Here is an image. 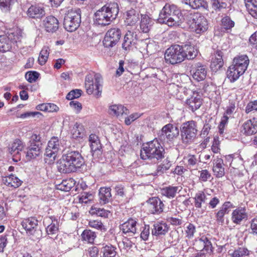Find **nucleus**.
Here are the masks:
<instances>
[{
  "label": "nucleus",
  "instance_id": "obj_4",
  "mask_svg": "<svg viewBox=\"0 0 257 257\" xmlns=\"http://www.w3.org/2000/svg\"><path fill=\"white\" fill-rule=\"evenodd\" d=\"M21 225L27 235L34 241H38L42 237V231L38 227V221L34 217L24 219Z\"/></svg>",
  "mask_w": 257,
  "mask_h": 257
},
{
  "label": "nucleus",
  "instance_id": "obj_33",
  "mask_svg": "<svg viewBox=\"0 0 257 257\" xmlns=\"http://www.w3.org/2000/svg\"><path fill=\"white\" fill-rule=\"evenodd\" d=\"M111 189L109 187H101L99 190L100 203L105 204L111 199Z\"/></svg>",
  "mask_w": 257,
  "mask_h": 257
},
{
  "label": "nucleus",
  "instance_id": "obj_27",
  "mask_svg": "<svg viewBox=\"0 0 257 257\" xmlns=\"http://www.w3.org/2000/svg\"><path fill=\"white\" fill-rule=\"evenodd\" d=\"M178 134V130L172 124L169 123L162 128V136L166 137L169 140L173 139Z\"/></svg>",
  "mask_w": 257,
  "mask_h": 257
},
{
  "label": "nucleus",
  "instance_id": "obj_16",
  "mask_svg": "<svg viewBox=\"0 0 257 257\" xmlns=\"http://www.w3.org/2000/svg\"><path fill=\"white\" fill-rule=\"evenodd\" d=\"M241 132L246 136H251L257 133V117L245 121L241 126Z\"/></svg>",
  "mask_w": 257,
  "mask_h": 257
},
{
  "label": "nucleus",
  "instance_id": "obj_15",
  "mask_svg": "<svg viewBox=\"0 0 257 257\" xmlns=\"http://www.w3.org/2000/svg\"><path fill=\"white\" fill-rule=\"evenodd\" d=\"M248 218V213L245 207H239L231 213V219L235 224H240L242 222L246 221Z\"/></svg>",
  "mask_w": 257,
  "mask_h": 257
},
{
  "label": "nucleus",
  "instance_id": "obj_64",
  "mask_svg": "<svg viewBox=\"0 0 257 257\" xmlns=\"http://www.w3.org/2000/svg\"><path fill=\"white\" fill-rule=\"evenodd\" d=\"M250 228L252 233L257 234V217L251 220Z\"/></svg>",
  "mask_w": 257,
  "mask_h": 257
},
{
  "label": "nucleus",
  "instance_id": "obj_47",
  "mask_svg": "<svg viewBox=\"0 0 257 257\" xmlns=\"http://www.w3.org/2000/svg\"><path fill=\"white\" fill-rule=\"evenodd\" d=\"M229 253L231 257H243L244 256L248 255L249 250L245 247H238L237 249L234 250L232 252L229 250Z\"/></svg>",
  "mask_w": 257,
  "mask_h": 257
},
{
  "label": "nucleus",
  "instance_id": "obj_60",
  "mask_svg": "<svg viewBox=\"0 0 257 257\" xmlns=\"http://www.w3.org/2000/svg\"><path fill=\"white\" fill-rule=\"evenodd\" d=\"M150 234L149 226L145 225L140 234L141 238L144 240H147Z\"/></svg>",
  "mask_w": 257,
  "mask_h": 257
},
{
  "label": "nucleus",
  "instance_id": "obj_14",
  "mask_svg": "<svg viewBox=\"0 0 257 257\" xmlns=\"http://www.w3.org/2000/svg\"><path fill=\"white\" fill-rule=\"evenodd\" d=\"M138 226L137 221L134 219L130 218L120 225V229L124 234L132 236L137 233H139Z\"/></svg>",
  "mask_w": 257,
  "mask_h": 257
},
{
  "label": "nucleus",
  "instance_id": "obj_1",
  "mask_svg": "<svg viewBox=\"0 0 257 257\" xmlns=\"http://www.w3.org/2000/svg\"><path fill=\"white\" fill-rule=\"evenodd\" d=\"M84 164L81 154L77 151H64L61 158L57 162L58 170L61 173L76 172Z\"/></svg>",
  "mask_w": 257,
  "mask_h": 257
},
{
  "label": "nucleus",
  "instance_id": "obj_42",
  "mask_svg": "<svg viewBox=\"0 0 257 257\" xmlns=\"http://www.w3.org/2000/svg\"><path fill=\"white\" fill-rule=\"evenodd\" d=\"M81 236L83 241L89 243H93L96 237L95 232L89 229L84 230Z\"/></svg>",
  "mask_w": 257,
  "mask_h": 257
},
{
  "label": "nucleus",
  "instance_id": "obj_40",
  "mask_svg": "<svg viewBox=\"0 0 257 257\" xmlns=\"http://www.w3.org/2000/svg\"><path fill=\"white\" fill-rule=\"evenodd\" d=\"M116 248L113 245H106L102 247L101 252L103 253V257H115L116 255Z\"/></svg>",
  "mask_w": 257,
  "mask_h": 257
},
{
  "label": "nucleus",
  "instance_id": "obj_41",
  "mask_svg": "<svg viewBox=\"0 0 257 257\" xmlns=\"http://www.w3.org/2000/svg\"><path fill=\"white\" fill-rule=\"evenodd\" d=\"M24 145L20 140H16L9 148V152L12 154H18L20 151L23 149Z\"/></svg>",
  "mask_w": 257,
  "mask_h": 257
},
{
  "label": "nucleus",
  "instance_id": "obj_21",
  "mask_svg": "<svg viewBox=\"0 0 257 257\" xmlns=\"http://www.w3.org/2000/svg\"><path fill=\"white\" fill-rule=\"evenodd\" d=\"M2 181L5 185L13 188H18L23 183L21 179L12 173L3 176Z\"/></svg>",
  "mask_w": 257,
  "mask_h": 257
},
{
  "label": "nucleus",
  "instance_id": "obj_28",
  "mask_svg": "<svg viewBox=\"0 0 257 257\" xmlns=\"http://www.w3.org/2000/svg\"><path fill=\"white\" fill-rule=\"evenodd\" d=\"M147 208L152 214H159L161 209V201L158 197L149 199L146 203Z\"/></svg>",
  "mask_w": 257,
  "mask_h": 257
},
{
  "label": "nucleus",
  "instance_id": "obj_54",
  "mask_svg": "<svg viewBox=\"0 0 257 257\" xmlns=\"http://www.w3.org/2000/svg\"><path fill=\"white\" fill-rule=\"evenodd\" d=\"M82 91L80 89H74L69 92L66 95V99L72 100L79 98L81 95Z\"/></svg>",
  "mask_w": 257,
  "mask_h": 257
},
{
  "label": "nucleus",
  "instance_id": "obj_44",
  "mask_svg": "<svg viewBox=\"0 0 257 257\" xmlns=\"http://www.w3.org/2000/svg\"><path fill=\"white\" fill-rule=\"evenodd\" d=\"M194 205L196 208H201L205 204L207 198L206 196L203 192H199L195 195L194 197Z\"/></svg>",
  "mask_w": 257,
  "mask_h": 257
},
{
  "label": "nucleus",
  "instance_id": "obj_50",
  "mask_svg": "<svg viewBox=\"0 0 257 257\" xmlns=\"http://www.w3.org/2000/svg\"><path fill=\"white\" fill-rule=\"evenodd\" d=\"M195 232L196 227L192 223H189L185 228V237L188 239L192 238Z\"/></svg>",
  "mask_w": 257,
  "mask_h": 257
},
{
  "label": "nucleus",
  "instance_id": "obj_34",
  "mask_svg": "<svg viewBox=\"0 0 257 257\" xmlns=\"http://www.w3.org/2000/svg\"><path fill=\"white\" fill-rule=\"evenodd\" d=\"M89 141L90 143L91 151L92 152H100L101 144L98 137L95 134H91L89 136Z\"/></svg>",
  "mask_w": 257,
  "mask_h": 257
},
{
  "label": "nucleus",
  "instance_id": "obj_62",
  "mask_svg": "<svg viewBox=\"0 0 257 257\" xmlns=\"http://www.w3.org/2000/svg\"><path fill=\"white\" fill-rule=\"evenodd\" d=\"M98 252V248L96 246H91L88 249V253L91 257H97Z\"/></svg>",
  "mask_w": 257,
  "mask_h": 257
},
{
  "label": "nucleus",
  "instance_id": "obj_11",
  "mask_svg": "<svg viewBox=\"0 0 257 257\" xmlns=\"http://www.w3.org/2000/svg\"><path fill=\"white\" fill-rule=\"evenodd\" d=\"M190 18L192 21L190 26L196 34H201L207 30L208 21L203 16L199 13H195L190 15Z\"/></svg>",
  "mask_w": 257,
  "mask_h": 257
},
{
  "label": "nucleus",
  "instance_id": "obj_8",
  "mask_svg": "<svg viewBox=\"0 0 257 257\" xmlns=\"http://www.w3.org/2000/svg\"><path fill=\"white\" fill-rule=\"evenodd\" d=\"M61 150V142L58 137H53L48 142L45 153V162L48 164H53L57 156V153Z\"/></svg>",
  "mask_w": 257,
  "mask_h": 257
},
{
  "label": "nucleus",
  "instance_id": "obj_51",
  "mask_svg": "<svg viewBox=\"0 0 257 257\" xmlns=\"http://www.w3.org/2000/svg\"><path fill=\"white\" fill-rule=\"evenodd\" d=\"M222 25L226 30H230L234 26V22L228 16H226L221 20Z\"/></svg>",
  "mask_w": 257,
  "mask_h": 257
},
{
  "label": "nucleus",
  "instance_id": "obj_22",
  "mask_svg": "<svg viewBox=\"0 0 257 257\" xmlns=\"http://www.w3.org/2000/svg\"><path fill=\"white\" fill-rule=\"evenodd\" d=\"M137 35L130 31H128L124 35L122 44V48L125 51H130L137 42Z\"/></svg>",
  "mask_w": 257,
  "mask_h": 257
},
{
  "label": "nucleus",
  "instance_id": "obj_20",
  "mask_svg": "<svg viewBox=\"0 0 257 257\" xmlns=\"http://www.w3.org/2000/svg\"><path fill=\"white\" fill-rule=\"evenodd\" d=\"M42 153V143H31L27 148L26 157L28 160L34 159Z\"/></svg>",
  "mask_w": 257,
  "mask_h": 257
},
{
  "label": "nucleus",
  "instance_id": "obj_39",
  "mask_svg": "<svg viewBox=\"0 0 257 257\" xmlns=\"http://www.w3.org/2000/svg\"><path fill=\"white\" fill-rule=\"evenodd\" d=\"M74 184V180L72 179L64 180L60 184L57 185V189L67 192L70 190Z\"/></svg>",
  "mask_w": 257,
  "mask_h": 257
},
{
  "label": "nucleus",
  "instance_id": "obj_7",
  "mask_svg": "<svg viewBox=\"0 0 257 257\" xmlns=\"http://www.w3.org/2000/svg\"><path fill=\"white\" fill-rule=\"evenodd\" d=\"M160 144L157 138L144 145L141 150L140 156L143 160L156 158L161 159Z\"/></svg>",
  "mask_w": 257,
  "mask_h": 257
},
{
  "label": "nucleus",
  "instance_id": "obj_56",
  "mask_svg": "<svg viewBox=\"0 0 257 257\" xmlns=\"http://www.w3.org/2000/svg\"><path fill=\"white\" fill-rule=\"evenodd\" d=\"M257 111V100L249 102L245 107V112L249 113L252 111Z\"/></svg>",
  "mask_w": 257,
  "mask_h": 257
},
{
  "label": "nucleus",
  "instance_id": "obj_24",
  "mask_svg": "<svg viewBox=\"0 0 257 257\" xmlns=\"http://www.w3.org/2000/svg\"><path fill=\"white\" fill-rule=\"evenodd\" d=\"M186 104L192 111H195L200 108L202 104V99L200 94L194 93L193 94L186 100Z\"/></svg>",
  "mask_w": 257,
  "mask_h": 257
},
{
  "label": "nucleus",
  "instance_id": "obj_2",
  "mask_svg": "<svg viewBox=\"0 0 257 257\" xmlns=\"http://www.w3.org/2000/svg\"><path fill=\"white\" fill-rule=\"evenodd\" d=\"M119 12L117 3L106 4L97 10L94 14L93 23L97 26L109 25L115 19Z\"/></svg>",
  "mask_w": 257,
  "mask_h": 257
},
{
  "label": "nucleus",
  "instance_id": "obj_57",
  "mask_svg": "<svg viewBox=\"0 0 257 257\" xmlns=\"http://www.w3.org/2000/svg\"><path fill=\"white\" fill-rule=\"evenodd\" d=\"M140 115L138 113L131 114L129 116L124 117V122L125 124L128 125L131 124L132 122L140 117Z\"/></svg>",
  "mask_w": 257,
  "mask_h": 257
},
{
  "label": "nucleus",
  "instance_id": "obj_31",
  "mask_svg": "<svg viewBox=\"0 0 257 257\" xmlns=\"http://www.w3.org/2000/svg\"><path fill=\"white\" fill-rule=\"evenodd\" d=\"M213 171L216 177H222L224 175L223 161L221 158L217 157L213 161Z\"/></svg>",
  "mask_w": 257,
  "mask_h": 257
},
{
  "label": "nucleus",
  "instance_id": "obj_5",
  "mask_svg": "<svg viewBox=\"0 0 257 257\" xmlns=\"http://www.w3.org/2000/svg\"><path fill=\"white\" fill-rule=\"evenodd\" d=\"M81 10L79 9H71L65 14L63 25L68 32L75 31L81 23Z\"/></svg>",
  "mask_w": 257,
  "mask_h": 257
},
{
  "label": "nucleus",
  "instance_id": "obj_55",
  "mask_svg": "<svg viewBox=\"0 0 257 257\" xmlns=\"http://www.w3.org/2000/svg\"><path fill=\"white\" fill-rule=\"evenodd\" d=\"M39 76V74L35 71L27 72L25 77L28 82L30 83L34 82L36 81Z\"/></svg>",
  "mask_w": 257,
  "mask_h": 257
},
{
  "label": "nucleus",
  "instance_id": "obj_61",
  "mask_svg": "<svg viewBox=\"0 0 257 257\" xmlns=\"http://www.w3.org/2000/svg\"><path fill=\"white\" fill-rule=\"evenodd\" d=\"M89 225L97 229H101L103 227V224L101 222L98 220H91L89 222Z\"/></svg>",
  "mask_w": 257,
  "mask_h": 257
},
{
  "label": "nucleus",
  "instance_id": "obj_58",
  "mask_svg": "<svg viewBox=\"0 0 257 257\" xmlns=\"http://www.w3.org/2000/svg\"><path fill=\"white\" fill-rule=\"evenodd\" d=\"M211 175L207 170H202L200 171L199 179L203 182H206L211 179Z\"/></svg>",
  "mask_w": 257,
  "mask_h": 257
},
{
  "label": "nucleus",
  "instance_id": "obj_9",
  "mask_svg": "<svg viewBox=\"0 0 257 257\" xmlns=\"http://www.w3.org/2000/svg\"><path fill=\"white\" fill-rule=\"evenodd\" d=\"M22 37L20 30L9 33L8 35H0V52L5 53L9 51L12 47V44L20 41Z\"/></svg>",
  "mask_w": 257,
  "mask_h": 257
},
{
  "label": "nucleus",
  "instance_id": "obj_53",
  "mask_svg": "<svg viewBox=\"0 0 257 257\" xmlns=\"http://www.w3.org/2000/svg\"><path fill=\"white\" fill-rule=\"evenodd\" d=\"M93 199L92 194L84 192L82 193L79 197V201L82 203H87Z\"/></svg>",
  "mask_w": 257,
  "mask_h": 257
},
{
  "label": "nucleus",
  "instance_id": "obj_49",
  "mask_svg": "<svg viewBox=\"0 0 257 257\" xmlns=\"http://www.w3.org/2000/svg\"><path fill=\"white\" fill-rule=\"evenodd\" d=\"M185 164L188 168L194 167L198 162V159L196 156L189 154L184 157Z\"/></svg>",
  "mask_w": 257,
  "mask_h": 257
},
{
  "label": "nucleus",
  "instance_id": "obj_19",
  "mask_svg": "<svg viewBox=\"0 0 257 257\" xmlns=\"http://www.w3.org/2000/svg\"><path fill=\"white\" fill-rule=\"evenodd\" d=\"M233 208V204L229 201L225 202L215 213L216 220L218 224L223 225L224 222V216L228 214L230 209Z\"/></svg>",
  "mask_w": 257,
  "mask_h": 257
},
{
  "label": "nucleus",
  "instance_id": "obj_48",
  "mask_svg": "<svg viewBox=\"0 0 257 257\" xmlns=\"http://www.w3.org/2000/svg\"><path fill=\"white\" fill-rule=\"evenodd\" d=\"M49 55V48L48 46H44L40 52L38 61L39 64L43 65L45 64Z\"/></svg>",
  "mask_w": 257,
  "mask_h": 257
},
{
  "label": "nucleus",
  "instance_id": "obj_6",
  "mask_svg": "<svg viewBox=\"0 0 257 257\" xmlns=\"http://www.w3.org/2000/svg\"><path fill=\"white\" fill-rule=\"evenodd\" d=\"M176 9L175 6L168 4H166L163 7L162 9V15L164 17H162V24L166 25L169 27L180 25V20L178 15L181 14Z\"/></svg>",
  "mask_w": 257,
  "mask_h": 257
},
{
  "label": "nucleus",
  "instance_id": "obj_12",
  "mask_svg": "<svg viewBox=\"0 0 257 257\" xmlns=\"http://www.w3.org/2000/svg\"><path fill=\"white\" fill-rule=\"evenodd\" d=\"M181 132L183 142L189 143L196 136L197 132L196 122L191 120L184 123L182 125Z\"/></svg>",
  "mask_w": 257,
  "mask_h": 257
},
{
  "label": "nucleus",
  "instance_id": "obj_35",
  "mask_svg": "<svg viewBox=\"0 0 257 257\" xmlns=\"http://www.w3.org/2000/svg\"><path fill=\"white\" fill-rule=\"evenodd\" d=\"M243 74L232 65L229 67L227 71V77L232 82L236 81Z\"/></svg>",
  "mask_w": 257,
  "mask_h": 257
},
{
  "label": "nucleus",
  "instance_id": "obj_45",
  "mask_svg": "<svg viewBox=\"0 0 257 257\" xmlns=\"http://www.w3.org/2000/svg\"><path fill=\"white\" fill-rule=\"evenodd\" d=\"M182 2L194 9H197L200 7L205 8L207 5L204 0H182Z\"/></svg>",
  "mask_w": 257,
  "mask_h": 257
},
{
  "label": "nucleus",
  "instance_id": "obj_37",
  "mask_svg": "<svg viewBox=\"0 0 257 257\" xmlns=\"http://www.w3.org/2000/svg\"><path fill=\"white\" fill-rule=\"evenodd\" d=\"M46 220L48 222L51 221L50 224L47 226L46 228V232L48 235H53L57 234L58 232V225L57 221L55 219L53 220V217H51L46 218Z\"/></svg>",
  "mask_w": 257,
  "mask_h": 257
},
{
  "label": "nucleus",
  "instance_id": "obj_38",
  "mask_svg": "<svg viewBox=\"0 0 257 257\" xmlns=\"http://www.w3.org/2000/svg\"><path fill=\"white\" fill-rule=\"evenodd\" d=\"M152 26V21L146 15H141L140 29L143 33H148Z\"/></svg>",
  "mask_w": 257,
  "mask_h": 257
},
{
  "label": "nucleus",
  "instance_id": "obj_29",
  "mask_svg": "<svg viewBox=\"0 0 257 257\" xmlns=\"http://www.w3.org/2000/svg\"><path fill=\"white\" fill-rule=\"evenodd\" d=\"M140 20L139 12L134 9H131L126 12L125 22L127 25L134 26Z\"/></svg>",
  "mask_w": 257,
  "mask_h": 257
},
{
  "label": "nucleus",
  "instance_id": "obj_25",
  "mask_svg": "<svg viewBox=\"0 0 257 257\" xmlns=\"http://www.w3.org/2000/svg\"><path fill=\"white\" fill-rule=\"evenodd\" d=\"M249 64V59L246 55H241L233 59L232 65L234 66L240 72L244 73Z\"/></svg>",
  "mask_w": 257,
  "mask_h": 257
},
{
  "label": "nucleus",
  "instance_id": "obj_30",
  "mask_svg": "<svg viewBox=\"0 0 257 257\" xmlns=\"http://www.w3.org/2000/svg\"><path fill=\"white\" fill-rule=\"evenodd\" d=\"M206 67L201 63H198L195 65V70L193 74L194 79L199 81L204 80L206 76Z\"/></svg>",
  "mask_w": 257,
  "mask_h": 257
},
{
  "label": "nucleus",
  "instance_id": "obj_36",
  "mask_svg": "<svg viewBox=\"0 0 257 257\" xmlns=\"http://www.w3.org/2000/svg\"><path fill=\"white\" fill-rule=\"evenodd\" d=\"M245 7L250 15L257 18V0H244Z\"/></svg>",
  "mask_w": 257,
  "mask_h": 257
},
{
  "label": "nucleus",
  "instance_id": "obj_17",
  "mask_svg": "<svg viewBox=\"0 0 257 257\" xmlns=\"http://www.w3.org/2000/svg\"><path fill=\"white\" fill-rule=\"evenodd\" d=\"M43 25L47 32L53 33L58 30L59 23L56 18L49 16L43 20Z\"/></svg>",
  "mask_w": 257,
  "mask_h": 257
},
{
  "label": "nucleus",
  "instance_id": "obj_52",
  "mask_svg": "<svg viewBox=\"0 0 257 257\" xmlns=\"http://www.w3.org/2000/svg\"><path fill=\"white\" fill-rule=\"evenodd\" d=\"M109 213V211L106 210L103 208L93 207L91 208V213L95 214L99 216L107 217Z\"/></svg>",
  "mask_w": 257,
  "mask_h": 257
},
{
  "label": "nucleus",
  "instance_id": "obj_3",
  "mask_svg": "<svg viewBox=\"0 0 257 257\" xmlns=\"http://www.w3.org/2000/svg\"><path fill=\"white\" fill-rule=\"evenodd\" d=\"M102 78L99 74H88L85 77V86L88 94H94L99 97L101 95Z\"/></svg>",
  "mask_w": 257,
  "mask_h": 257
},
{
  "label": "nucleus",
  "instance_id": "obj_18",
  "mask_svg": "<svg viewBox=\"0 0 257 257\" xmlns=\"http://www.w3.org/2000/svg\"><path fill=\"white\" fill-rule=\"evenodd\" d=\"M193 245L197 250L204 249L209 253L212 252V243L205 235L196 238Z\"/></svg>",
  "mask_w": 257,
  "mask_h": 257
},
{
  "label": "nucleus",
  "instance_id": "obj_59",
  "mask_svg": "<svg viewBox=\"0 0 257 257\" xmlns=\"http://www.w3.org/2000/svg\"><path fill=\"white\" fill-rule=\"evenodd\" d=\"M69 104L71 107L74 109L76 113H79L82 109V105L81 103L78 101H72Z\"/></svg>",
  "mask_w": 257,
  "mask_h": 257
},
{
  "label": "nucleus",
  "instance_id": "obj_46",
  "mask_svg": "<svg viewBox=\"0 0 257 257\" xmlns=\"http://www.w3.org/2000/svg\"><path fill=\"white\" fill-rule=\"evenodd\" d=\"M178 189V187L171 186L162 188V195L169 198H173L175 197Z\"/></svg>",
  "mask_w": 257,
  "mask_h": 257
},
{
  "label": "nucleus",
  "instance_id": "obj_23",
  "mask_svg": "<svg viewBox=\"0 0 257 257\" xmlns=\"http://www.w3.org/2000/svg\"><path fill=\"white\" fill-rule=\"evenodd\" d=\"M27 15L31 18L41 19L45 15V12L43 7L38 5H33L29 8Z\"/></svg>",
  "mask_w": 257,
  "mask_h": 257
},
{
  "label": "nucleus",
  "instance_id": "obj_63",
  "mask_svg": "<svg viewBox=\"0 0 257 257\" xmlns=\"http://www.w3.org/2000/svg\"><path fill=\"white\" fill-rule=\"evenodd\" d=\"M220 203V200L217 197H214L211 199L209 202V207L214 209L216 207L217 205Z\"/></svg>",
  "mask_w": 257,
  "mask_h": 257
},
{
  "label": "nucleus",
  "instance_id": "obj_43",
  "mask_svg": "<svg viewBox=\"0 0 257 257\" xmlns=\"http://www.w3.org/2000/svg\"><path fill=\"white\" fill-rule=\"evenodd\" d=\"M71 133L74 139L82 138L84 135L82 125L77 122L75 123L71 131Z\"/></svg>",
  "mask_w": 257,
  "mask_h": 257
},
{
  "label": "nucleus",
  "instance_id": "obj_10",
  "mask_svg": "<svg viewBox=\"0 0 257 257\" xmlns=\"http://www.w3.org/2000/svg\"><path fill=\"white\" fill-rule=\"evenodd\" d=\"M183 56L182 46L174 45L166 50L164 58L167 63L175 64L183 61Z\"/></svg>",
  "mask_w": 257,
  "mask_h": 257
},
{
  "label": "nucleus",
  "instance_id": "obj_26",
  "mask_svg": "<svg viewBox=\"0 0 257 257\" xmlns=\"http://www.w3.org/2000/svg\"><path fill=\"white\" fill-rule=\"evenodd\" d=\"M109 110L110 114H114L119 118H123V116L127 115L130 113L129 110L121 104L110 105Z\"/></svg>",
  "mask_w": 257,
  "mask_h": 257
},
{
  "label": "nucleus",
  "instance_id": "obj_13",
  "mask_svg": "<svg viewBox=\"0 0 257 257\" xmlns=\"http://www.w3.org/2000/svg\"><path fill=\"white\" fill-rule=\"evenodd\" d=\"M121 32L118 28L109 29L106 33L103 44L105 47H112L119 41L121 37Z\"/></svg>",
  "mask_w": 257,
  "mask_h": 257
},
{
  "label": "nucleus",
  "instance_id": "obj_32",
  "mask_svg": "<svg viewBox=\"0 0 257 257\" xmlns=\"http://www.w3.org/2000/svg\"><path fill=\"white\" fill-rule=\"evenodd\" d=\"M183 54V61L185 59L191 60L196 57L198 54L197 50L193 46L185 45L182 46Z\"/></svg>",
  "mask_w": 257,
  "mask_h": 257
}]
</instances>
